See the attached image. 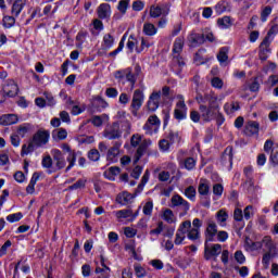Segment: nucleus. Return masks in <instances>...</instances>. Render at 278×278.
I'll list each match as a JSON object with an SVG mask.
<instances>
[{"label":"nucleus","mask_w":278,"mask_h":278,"mask_svg":"<svg viewBox=\"0 0 278 278\" xmlns=\"http://www.w3.org/2000/svg\"><path fill=\"white\" fill-rule=\"evenodd\" d=\"M51 155L53 161L55 162L56 170H62V168L66 167V159H64V154L59 149L51 150Z\"/></svg>","instance_id":"obj_14"},{"label":"nucleus","mask_w":278,"mask_h":278,"mask_svg":"<svg viewBox=\"0 0 278 278\" xmlns=\"http://www.w3.org/2000/svg\"><path fill=\"white\" fill-rule=\"evenodd\" d=\"M278 33V25H273L270 29L268 30L267 35L265 36V40H269V42H273L275 40V35Z\"/></svg>","instance_id":"obj_52"},{"label":"nucleus","mask_w":278,"mask_h":278,"mask_svg":"<svg viewBox=\"0 0 278 278\" xmlns=\"http://www.w3.org/2000/svg\"><path fill=\"white\" fill-rule=\"evenodd\" d=\"M188 114V106H186V102L184 101V97H180V100L176 104V109L174 111V116L177 121H184Z\"/></svg>","instance_id":"obj_12"},{"label":"nucleus","mask_w":278,"mask_h":278,"mask_svg":"<svg viewBox=\"0 0 278 278\" xmlns=\"http://www.w3.org/2000/svg\"><path fill=\"white\" fill-rule=\"evenodd\" d=\"M142 213L144 216H151V214H153V200H148L143 204Z\"/></svg>","instance_id":"obj_49"},{"label":"nucleus","mask_w":278,"mask_h":278,"mask_svg":"<svg viewBox=\"0 0 278 278\" xmlns=\"http://www.w3.org/2000/svg\"><path fill=\"white\" fill-rule=\"evenodd\" d=\"M198 192L202 197H207V194H210V184L207 180H200Z\"/></svg>","instance_id":"obj_42"},{"label":"nucleus","mask_w":278,"mask_h":278,"mask_svg":"<svg viewBox=\"0 0 278 278\" xmlns=\"http://www.w3.org/2000/svg\"><path fill=\"white\" fill-rule=\"evenodd\" d=\"M269 160L274 166H278V148L271 150Z\"/></svg>","instance_id":"obj_63"},{"label":"nucleus","mask_w":278,"mask_h":278,"mask_svg":"<svg viewBox=\"0 0 278 278\" xmlns=\"http://www.w3.org/2000/svg\"><path fill=\"white\" fill-rule=\"evenodd\" d=\"M244 249L249 253H254V251L262 250V242L261 241H253L251 238L247 237L244 241Z\"/></svg>","instance_id":"obj_21"},{"label":"nucleus","mask_w":278,"mask_h":278,"mask_svg":"<svg viewBox=\"0 0 278 278\" xmlns=\"http://www.w3.org/2000/svg\"><path fill=\"white\" fill-rule=\"evenodd\" d=\"M218 233V226L213 219H208L206 222V229L204 231V236L206 238V242H215L216 235Z\"/></svg>","instance_id":"obj_8"},{"label":"nucleus","mask_w":278,"mask_h":278,"mask_svg":"<svg viewBox=\"0 0 278 278\" xmlns=\"http://www.w3.org/2000/svg\"><path fill=\"white\" fill-rule=\"evenodd\" d=\"M142 31L146 36H155L157 34V27H155L154 24L148 22L143 24Z\"/></svg>","instance_id":"obj_37"},{"label":"nucleus","mask_w":278,"mask_h":278,"mask_svg":"<svg viewBox=\"0 0 278 278\" xmlns=\"http://www.w3.org/2000/svg\"><path fill=\"white\" fill-rule=\"evenodd\" d=\"M188 41L190 42L191 47H198V45H203V42H205V35L191 33L188 36Z\"/></svg>","instance_id":"obj_26"},{"label":"nucleus","mask_w":278,"mask_h":278,"mask_svg":"<svg viewBox=\"0 0 278 278\" xmlns=\"http://www.w3.org/2000/svg\"><path fill=\"white\" fill-rule=\"evenodd\" d=\"M161 218H163L165 223H168V225L177 223V216H175V213L170 208H164L161 213Z\"/></svg>","instance_id":"obj_25"},{"label":"nucleus","mask_w":278,"mask_h":278,"mask_svg":"<svg viewBox=\"0 0 278 278\" xmlns=\"http://www.w3.org/2000/svg\"><path fill=\"white\" fill-rule=\"evenodd\" d=\"M134 269H135L136 277L138 278L147 277V269H144V267H142L140 264H135Z\"/></svg>","instance_id":"obj_51"},{"label":"nucleus","mask_w":278,"mask_h":278,"mask_svg":"<svg viewBox=\"0 0 278 278\" xmlns=\"http://www.w3.org/2000/svg\"><path fill=\"white\" fill-rule=\"evenodd\" d=\"M224 110L226 114H233L235 112H238V110H240V103L238 102L226 103L224 105Z\"/></svg>","instance_id":"obj_45"},{"label":"nucleus","mask_w":278,"mask_h":278,"mask_svg":"<svg viewBox=\"0 0 278 278\" xmlns=\"http://www.w3.org/2000/svg\"><path fill=\"white\" fill-rule=\"evenodd\" d=\"M12 248V241L7 240L4 244L0 248V257L8 255V251Z\"/></svg>","instance_id":"obj_58"},{"label":"nucleus","mask_w":278,"mask_h":278,"mask_svg":"<svg viewBox=\"0 0 278 278\" xmlns=\"http://www.w3.org/2000/svg\"><path fill=\"white\" fill-rule=\"evenodd\" d=\"M27 134H29V125L23 124V125L18 126L16 135L20 138H25V136H27Z\"/></svg>","instance_id":"obj_53"},{"label":"nucleus","mask_w":278,"mask_h":278,"mask_svg":"<svg viewBox=\"0 0 278 278\" xmlns=\"http://www.w3.org/2000/svg\"><path fill=\"white\" fill-rule=\"evenodd\" d=\"M23 218V213H13L7 216L9 223H18Z\"/></svg>","instance_id":"obj_59"},{"label":"nucleus","mask_w":278,"mask_h":278,"mask_svg":"<svg viewBox=\"0 0 278 278\" xmlns=\"http://www.w3.org/2000/svg\"><path fill=\"white\" fill-rule=\"evenodd\" d=\"M125 40H127V33H125L118 43L117 49L110 53L111 56L118 55L123 49H125Z\"/></svg>","instance_id":"obj_48"},{"label":"nucleus","mask_w":278,"mask_h":278,"mask_svg":"<svg viewBox=\"0 0 278 278\" xmlns=\"http://www.w3.org/2000/svg\"><path fill=\"white\" fill-rule=\"evenodd\" d=\"M134 199H136V194L124 191L116 197V202L119 205H129V203H134Z\"/></svg>","instance_id":"obj_19"},{"label":"nucleus","mask_w":278,"mask_h":278,"mask_svg":"<svg viewBox=\"0 0 278 278\" xmlns=\"http://www.w3.org/2000/svg\"><path fill=\"white\" fill-rule=\"evenodd\" d=\"M103 47L105 49H112V47H114V37L112 35L110 34L104 35Z\"/></svg>","instance_id":"obj_50"},{"label":"nucleus","mask_w":278,"mask_h":278,"mask_svg":"<svg viewBox=\"0 0 278 278\" xmlns=\"http://www.w3.org/2000/svg\"><path fill=\"white\" fill-rule=\"evenodd\" d=\"M162 125V121L157 115H150L143 125V130L146 131L147 136H155V134L160 132V127Z\"/></svg>","instance_id":"obj_4"},{"label":"nucleus","mask_w":278,"mask_h":278,"mask_svg":"<svg viewBox=\"0 0 278 278\" xmlns=\"http://www.w3.org/2000/svg\"><path fill=\"white\" fill-rule=\"evenodd\" d=\"M142 103H144V92L140 89H136L132 94L131 109L139 110L142 108Z\"/></svg>","instance_id":"obj_17"},{"label":"nucleus","mask_w":278,"mask_h":278,"mask_svg":"<svg viewBox=\"0 0 278 278\" xmlns=\"http://www.w3.org/2000/svg\"><path fill=\"white\" fill-rule=\"evenodd\" d=\"M253 216H255V207L253 205H248L243 210V218H245V220H251Z\"/></svg>","instance_id":"obj_47"},{"label":"nucleus","mask_w":278,"mask_h":278,"mask_svg":"<svg viewBox=\"0 0 278 278\" xmlns=\"http://www.w3.org/2000/svg\"><path fill=\"white\" fill-rule=\"evenodd\" d=\"M154 42L147 38V37H141L140 38V45L139 47L136 48V53H142V51H148L153 47Z\"/></svg>","instance_id":"obj_29"},{"label":"nucleus","mask_w":278,"mask_h":278,"mask_svg":"<svg viewBox=\"0 0 278 278\" xmlns=\"http://www.w3.org/2000/svg\"><path fill=\"white\" fill-rule=\"evenodd\" d=\"M184 43H185L184 37H178L176 38L174 42V48H173V53H174L173 64L174 66H177L179 71H181V68L186 66V61H184V58L179 56L181 51H184Z\"/></svg>","instance_id":"obj_3"},{"label":"nucleus","mask_w":278,"mask_h":278,"mask_svg":"<svg viewBox=\"0 0 278 278\" xmlns=\"http://www.w3.org/2000/svg\"><path fill=\"white\" fill-rule=\"evenodd\" d=\"M197 166V159L189 156L180 162V167L186 168V170H194Z\"/></svg>","instance_id":"obj_33"},{"label":"nucleus","mask_w":278,"mask_h":278,"mask_svg":"<svg viewBox=\"0 0 278 278\" xmlns=\"http://www.w3.org/2000/svg\"><path fill=\"white\" fill-rule=\"evenodd\" d=\"M190 227H192V222L190 220H185L179 225L176 231L174 244H176L177 247L184 244V240H186V233H188V229H190Z\"/></svg>","instance_id":"obj_5"},{"label":"nucleus","mask_w":278,"mask_h":278,"mask_svg":"<svg viewBox=\"0 0 278 278\" xmlns=\"http://www.w3.org/2000/svg\"><path fill=\"white\" fill-rule=\"evenodd\" d=\"M53 136H56L58 140H66L68 137V132L64 128H60L55 131H53Z\"/></svg>","instance_id":"obj_57"},{"label":"nucleus","mask_w":278,"mask_h":278,"mask_svg":"<svg viewBox=\"0 0 278 278\" xmlns=\"http://www.w3.org/2000/svg\"><path fill=\"white\" fill-rule=\"evenodd\" d=\"M197 102L199 103V111H191L190 113L192 123H199L200 121L212 123L216 118L218 110H220L218 98L211 94L198 96Z\"/></svg>","instance_id":"obj_1"},{"label":"nucleus","mask_w":278,"mask_h":278,"mask_svg":"<svg viewBox=\"0 0 278 278\" xmlns=\"http://www.w3.org/2000/svg\"><path fill=\"white\" fill-rule=\"evenodd\" d=\"M262 249H266V252L263 255L262 264L264 268H268L270 266V260H275L278 257V244L273 241L270 236H265L262 241Z\"/></svg>","instance_id":"obj_2"},{"label":"nucleus","mask_w":278,"mask_h":278,"mask_svg":"<svg viewBox=\"0 0 278 278\" xmlns=\"http://www.w3.org/2000/svg\"><path fill=\"white\" fill-rule=\"evenodd\" d=\"M160 151L166 153L170 149V141L168 139H162L159 141Z\"/></svg>","instance_id":"obj_55"},{"label":"nucleus","mask_w":278,"mask_h":278,"mask_svg":"<svg viewBox=\"0 0 278 278\" xmlns=\"http://www.w3.org/2000/svg\"><path fill=\"white\" fill-rule=\"evenodd\" d=\"M3 92L7 97H16L18 94V85L14 80H8L3 86Z\"/></svg>","instance_id":"obj_20"},{"label":"nucleus","mask_w":278,"mask_h":278,"mask_svg":"<svg viewBox=\"0 0 278 278\" xmlns=\"http://www.w3.org/2000/svg\"><path fill=\"white\" fill-rule=\"evenodd\" d=\"M187 238H188V240H191L192 242L200 240L201 230H199V228L190 227L187 231Z\"/></svg>","instance_id":"obj_38"},{"label":"nucleus","mask_w":278,"mask_h":278,"mask_svg":"<svg viewBox=\"0 0 278 278\" xmlns=\"http://www.w3.org/2000/svg\"><path fill=\"white\" fill-rule=\"evenodd\" d=\"M116 79H127L129 84L131 85V89H134V86H136V74H132L131 67H127L125 70L117 71L115 73Z\"/></svg>","instance_id":"obj_10"},{"label":"nucleus","mask_w":278,"mask_h":278,"mask_svg":"<svg viewBox=\"0 0 278 278\" xmlns=\"http://www.w3.org/2000/svg\"><path fill=\"white\" fill-rule=\"evenodd\" d=\"M49 138H51V134L49 130H38L31 138L33 142H35L37 148L45 147L49 142Z\"/></svg>","instance_id":"obj_9"},{"label":"nucleus","mask_w":278,"mask_h":278,"mask_svg":"<svg viewBox=\"0 0 278 278\" xmlns=\"http://www.w3.org/2000/svg\"><path fill=\"white\" fill-rule=\"evenodd\" d=\"M2 25L4 29H12L16 25V16L14 15H4L2 18Z\"/></svg>","instance_id":"obj_34"},{"label":"nucleus","mask_w":278,"mask_h":278,"mask_svg":"<svg viewBox=\"0 0 278 278\" xmlns=\"http://www.w3.org/2000/svg\"><path fill=\"white\" fill-rule=\"evenodd\" d=\"M245 131H248L251 136L254 134H260V123L257 122H249L245 126Z\"/></svg>","instance_id":"obj_41"},{"label":"nucleus","mask_w":278,"mask_h":278,"mask_svg":"<svg viewBox=\"0 0 278 278\" xmlns=\"http://www.w3.org/2000/svg\"><path fill=\"white\" fill-rule=\"evenodd\" d=\"M138 233V230L131 227H125L124 228V235L126 238H136V235Z\"/></svg>","instance_id":"obj_61"},{"label":"nucleus","mask_w":278,"mask_h":278,"mask_svg":"<svg viewBox=\"0 0 278 278\" xmlns=\"http://www.w3.org/2000/svg\"><path fill=\"white\" fill-rule=\"evenodd\" d=\"M38 179H40V176H38V174L31 176L29 184L26 187L27 194H34V192H36V184L38 182Z\"/></svg>","instance_id":"obj_36"},{"label":"nucleus","mask_w":278,"mask_h":278,"mask_svg":"<svg viewBox=\"0 0 278 278\" xmlns=\"http://www.w3.org/2000/svg\"><path fill=\"white\" fill-rule=\"evenodd\" d=\"M121 136L123 135L118 123H114L113 125L108 126L103 131V137L106 138V140H116L121 138Z\"/></svg>","instance_id":"obj_7"},{"label":"nucleus","mask_w":278,"mask_h":278,"mask_svg":"<svg viewBox=\"0 0 278 278\" xmlns=\"http://www.w3.org/2000/svg\"><path fill=\"white\" fill-rule=\"evenodd\" d=\"M217 60L220 66H227L229 64V48L223 47L217 53Z\"/></svg>","instance_id":"obj_24"},{"label":"nucleus","mask_w":278,"mask_h":278,"mask_svg":"<svg viewBox=\"0 0 278 278\" xmlns=\"http://www.w3.org/2000/svg\"><path fill=\"white\" fill-rule=\"evenodd\" d=\"M223 253V245L219 243H214L211 245L205 244L204 248V257L205 260H212V257H218Z\"/></svg>","instance_id":"obj_11"},{"label":"nucleus","mask_w":278,"mask_h":278,"mask_svg":"<svg viewBox=\"0 0 278 278\" xmlns=\"http://www.w3.org/2000/svg\"><path fill=\"white\" fill-rule=\"evenodd\" d=\"M215 217L219 227H225L227 225V219L229 218V214L227 213L226 210L222 208L216 213Z\"/></svg>","instance_id":"obj_31"},{"label":"nucleus","mask_w":278,"mask_h":278,"mask_svg":"<svg viewBox=\"0 0 278 278\" xmlns=\"http://www.w3.org/2000/svg\"><path fill=\"white\" fill-rule=\"evenodd\" d=\"M26 3H27V0H15L11 8L12 15H14L15 17H18L20 14L23 12V9L25 8Z\"/></svg>","instance_id":"obj_27"},{"label":"nucleus","mask_w":278,"mask_h":278,"mask_svg":"<svg viewBox=\"0 0 278 278\" xmlns=\"http://www.w3.org/2000/svg\"><path fill=\"white\" fill-rule=\"evenodd\" d=\"M86 179H79L77 182L68 187V190H79L86 188Z\"/></svg>","instance_id":"obj_60"},{"label":"nucleus","mask_w":278,"mask_h":278,"mask_svg":"<svg viewBox=\"0 0 278 278\" xmlns=\"http://www.w3.org/2000/svg\"><path fill=\"white\" fill-rule=\"evenodd\" d=\"M16 123H18V116L16 114H4L0 117V125L3 127L16 125Z\"/></svg>","instance_id":"obj_22"},{"label":"nucleus","mask_w":278,"mask_h":278,"mask_svg":"<svg viewBox=\"0 0 278 278\" xmlns=\"http://www.w3.org/2000/svg\"><path fill=\"white\" fill-rule=\"evenodd\" d=\"M67 162H68V166L65 169L66 173H68V170H71V168L75 166V162H77V152H75V150H72L68 152Z\"/></svg>","instance_id":"obj_44"},{"label":"nucleus","mask_w":278,"mask_h":278,"mask_svg":"<svg viewBox=\"0 0 278 278\" xmlns=\"http://www.w3.org/2000/svg\"><path fill=\"white\" fill-rule=\"evenodd\" d=\"M98 16L101 20L104 18H110V16L112 15V7H110V4L108 3H102L98 7Z\"/></svg>","instance_id":"obj_23"},{"label":"nucleus","mask_w":278,"mask_h":278,"mask_svg":"<svg viewBox=\"0 0 278 278\" xmlns=\"http://www.w3.org/2000/svg\"><path fill=\"white\" fill-rule=\"evenodd\" d=\"M172 201V207H178L180 212H182V216H186L188 214V211L190 210V203L181 198L179 194H175L170 199Z\"/></svg>","instance_id":"obj_6"},{"label":"nucleus","mask_w":278,"mask_h":278,"mask_svg":"<svg viewBox=\"0 0 278 278\" xmlns=\"http://www.w3.org/2000/svg\"><path fill=\"white\" fill-rule=\"evenodd\" d=\"M185 195L187 197V199H189L190 201H194V199L197 198V189L193 186L188 187L185 190Z\"/></svg>","instance_id":"obj_54"},{"label":"nucleus","mask_w":278,"mask_h":278,"mask_svg":"<svg viewBox=\"0 0 278 278\" xmlns=\"http://www.w3.org/2000/svg\"><path fill=\"white\" fill-rule=\"evenodd\" d=\"M162 97L161 91H153L148 100V110L150 112H155L160 108V99Z\"/></svg>","instance_id":"obj_16"},{"label":"nucleus","mask_w":278,"mask_h":278,"mask_svg":"<svg viewBox=\"0 0 278 278\" xmlns=\"http://www.w3.org/2000/svg\"><path fill=\"white\" fill-rule=\"evenodd\" d=\"M217 25L220 27V29H229V27L233 25V22L231 21V17L224 16L217 20Z\"/></svg>","instance_id":"obj_40"},{"label":"nucleus","mask_w":278,"mask_h":278,"mask_svg":"<svg viewBox=\"0 0 278 278\" xmlns=\"http://www.w3.org/2000/svg\"><path fill=\"white\" fill-rule=\"evenodd\" d=\"M91 104L92 108L97 110V112H102V110H105V108H108V102L103 98H101V96L93 97Z\"/></svg>","instance_id":"obj_28"},{"label":"nucleus","mask_w":278,"mask_h":278,"mask_svg":"<svg viewBox=\"0 0 278 278\" xmlns=\"http://www.w3.org/2000/svg\"><path fill=\"white\" fill-rule=\"evenodd\" d=\"M162 231H164V222H159L156 228L150 230V236H155V238H157Z\"/></svg>","instance_id":"obj_56"},{"label":"nucleus","mask_w":278,"mask_h":278,"mask_svg":"<svg viewBox=\"0 0 278 278\" xmlns=\"http://www.w3.org/2000/svg\"><path fill=\"white\" fill-rule=\"evenodd\" d=\"M36 149H38V146L30 139L28 144L22 146L21 156L24 157V155H29V153H34Z\"/></svg>","instance_id":"obj_32"},{"label":"nucleus","mask_w":278,"mask_h":278,"mask_svg":"<svg viewBox=\"0 0 278 278\" xmlns=\"http://www.w3.org/2000/svg\"><path fill=\"white\" fill-rule=\"evenodd\" d=\"M121 143H116L114 147L108 150L106 153V160L111 164H114L115 162H118V155L121 153Z\"/></svg>","instance_id":"obj_18"},{"label":"nucleus","mask_w":278,"mask_h":278,"mask_svg":"<svg viewBox=\"0 0 278 278\" xmlns=\"http://www.w3.org/2000/svg\"><path fill=\"white\" fill-rule=\"evenodd\" d=\"M151 144H153V142L150 139H146L142 141V143L139 146V148L137 150L135 164H137L140 161V157H142V155H144L147 148L151 147Z\"/></svg>","instance_id":"obj_30"},{"label":"nucleus","mask_w":278,"mask_h":278,"mask_svg":"<svg viewBox=\"0 0 278 278\" xmlns=\"http://www.w3.org/2000/svg\"><path fill=\"white\" fill-rule=\"evenodd\" d=\"M170 10L166 5H151L150 16L151 18H160V16H166Z\"/></svg>","instance_id":"obj_15"},{"label":"nucleus","mask_w":278,"mask_h":278,"mask_svg":"<svg viewBox=\"0 0 278 278\" xmlns=\"http://www.w3.org/2000/svg\"><path fill=\"white\" fill-rule=\"evenodd\" d=\"M118 175H121V168L118 167H110L106 172H104V177L110 179V181H114Z\"/></svg>","instance_id":"obj_39"},{"label":"nucleus","mask_w":278,"mask_h":278,"mask_svg":"<svg viewBox=\"0 0 278 278\" xmlns=\"http://www.w3.org/2000/svg\"><path fill=\"white\" fill-rule=\"evenodd\" d=\"M113 214L117 218V220H122L125 218H129V220H131V208L114 211Z\"/></svg>","instance_id":"obj_35"},{"label":"nucleus","mask_w":278,"mask_h":278,"mask_svg":"<svg viewBox=\"0 0 278 278\" xmlns=\"http://www.w3.org/2000/svg\"><path fill=\"white\" fill-rule=\"evenodd\" d=\"M270 45H273V41H270L268 39H263V41L260 45L258 58L263 62L268 60V58L271 53Z\"/></svg>","instance_id":"obj_13"},{"label":"nucleus","mask_w":278,"mask_h":278,"mask_svg":"<svg viewBox=\"0 0 278 278\" xmlns=\"http://www.w3.org/2000/svg\"><path fill=\"white\" fill-rule=\"evenodd\" d=\"M211 84L213 86V88H216L217 90H222L224 83L223 79L218 78V77H213L211 80Z\"/></svg>","instance_id":"obj_62"},{"label":"nucleus","mask_w":278,"mask_h":278,"mask_svg":"<svg viewBox=\"0 0 278 278\" xmlns=\"http://www.w3.org/2000/svg\"><path fill=\"white\" fill-rule=\"evenodd\" d=\"M126 47L130 51V53H134V50L136 51L137 47H140V45H138V39L136 38V36L130 35L128 37Z\"/></svg>","instance_id":"obj_43"},{"label":"nucleus","mask_w":278,"mask_h":278,"mask_svg":"<svg viewBox=\"0 0 278 278\" xmlns=\"http://www.w3.org/2000/svg\"><path fill=\"white\" fill-rule=\"evenodd\" d=\"M270 14H273V7H270V5L264 7L261 12L262 23H266V21H268V16Z\"/></svg>","instance_id":"obj_46"},{"label":"nucleus","mask_w":278,"mask_h":278,"mask_svg":"<svg viewBox=\"0 0 278 278\" xmlns=\"http://www.w3.org/2000/svg\"><path fill=\"white\" fill-rule=\"evenodd\" d=\"M12 147H21V137L17 134H12L10 137Z\"/></svg>","instance_id":"obj_64"}]
</instances>
